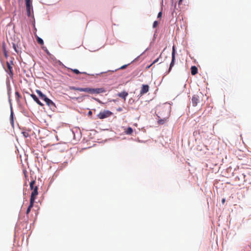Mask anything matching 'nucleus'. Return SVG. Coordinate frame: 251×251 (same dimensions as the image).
<instances>
[{"label": "nucleus", "mask_w": 251, "mask_h": 251, "mask_svg": "<svg viewBox=\"0 0 251 251\" xmlns=\"http://www.w3.org/2000/svg\"><path fill=\"white\" fill-rule=\"evenodd\" d=\"M203 94L200 92L194 95L192 99V104L194 106H196L198 103H200L202 101Z\"/></svg>", "instance_id": "f257e3e1"}, {"label": "nucleus", "mask_w": 251, "mask_h": 251, "mask_svg": "<svg viewBox=\"0 0 251 251\" xmlns=\"http://www.w3.org/2000/svg\"><path fill=\"white\" fill-rule=\"evenodd\" d=\"M87 93H91V94H100L105 93L106 92V90L104 88H87Z\"/></svg>", "instance_id": "f03ea898"}, {"label": "nucleus", "mask_w": 251, "mask_h": 251, "mask_svg": "<svg viewBox=\"0 0 251 251\" xmlns=\"http://www.w3.org/2000/svg\"><path fill=\"white\" fill-rule=\"evenodd\" d=\"M112 114V113L111 111L104 110L102 112H100L97 116L99 119H103L110 117Z\"/></svg>", "instance_id": "7ed1b4c3"}, {"label": "nucleus", "mask_w": 251, "mask_h": 251, "mask_svg": "<svg viewBox=\"0 0 251 251\" xmlns=\"http://www.w3.org/2000/svg\"><path fill=\"white\" fill-rule=\"evenodd\" d=\"M25 6L27 15L28 17H30L33 12L32 1L25 2Z\"/></svg>", "instance_id": "20e7f679"}, {"label": "nucleus", "mask_w": 251, "mask_h": 251, "mask_svg": "<svg viewBox=\"0 0 251 251\" xmlns=\"http://www.w3.org/2000/svg\"><path fill=\"white\" fill-rule=\"evenodd\" d=\"M38 187L37 186H35L34 189L32 190V191L31 194L30 201H35V200L38 194Z\"/></svg>", "instance_id": "39448f33"}, {"label": "nucleus", "mask_w": 251, "mask_h": 251, "mask_svg": "<svg viewBox=\"0 0 251 251\" xmlns=\"http://www.w3.org/2000/svg\"><path fill=\"white\" fill-rule=\"evenodd\" d=\"M175 61V49L174 46L173 48L172 54V61L170 65L169 72H170L172 67L174 66Z\"/></svg>", "instance_id": "423d86ee"}, {"label": "nucleus", "mask_w": 251, "mask_h": 251, "mask_svg": "<svg viewBox=\"0 0 251 251\" xmlns=\"http://www.w3.org/2000/svg\"><path fill=\"white\" fill-rule=\"evenodd\" d=\"M43 100H44L46 104L51 108L55 107L54 103L51 100L48 98L47 97H45Z\"/></svg>", "instance_id": "0eeeda50"}, {"label": "nucleus", "mask_w": 251, "mask_h": 251, "mask_svg": "<svg viewBox=\"0 0 251 251\" xmlns=\"http://www.w3.org/2000/svg\"><path fill=\"white\" fill-rule=\"evenodd\" d=\"M43 100H44L46 104L51 108L55 107L54 103L51 100L48 98L47 97H45Z\"/></svg>", "instance_id": "6e6552de"}, {"label": "nucleus", "mask_w": 251, "mask_h": 251, "mask_svg": "<svg viewBox=\"0 0 251 251\" xmlns=\"http://www.w3.org/2000/svg\"><path fill=\"white\" fill-rule=\"evenodd\" d=\"M43 100H44L46 104L51 108L55 107L54 103L51 100L48 98L47 97H45Z\"/></svg>", "instance_id": "1a4fd4ad"}, {"label": "nucleus", "mask_w": 251, "mask_h": 251, "mask_svg": "<svg viewBox=\"0 0 251 251\" xmlns=\"http://www.w3.org/2000/svg\"><path fill=\"white\" fill-rule=\"evenodd\" d=\"M149 90V86L148 85L143 84L142 86L140 95L142 96L147 93Z\"/></svg>", "instance_id": "9d476101"}, {"label": "nucleus", "mask_w": 251, "mask_h": 251, "mask_svg": "<svg viewBox=\"0 0 251 251\" xmlns=\"http://www.w3.org/2000/svg\"><path fill=\"white\" fill-rule=\"evenodd\" d=\"M158 123L159 125H163V124H164L165 123H166L168 121V117H164L163 118H161V116H159V115H158Z\"/></svg>", "instance_id": "9b49d317"}, {"label": "nucleus", "mask_w": 251, "mask_h": 251, "mask_svg": "<svg viewBox=\"0 0 251 251\" xmlns=\"http://www.w3.org/2000/svg\"><path fill=\"white\" fill-rule=\"evenodd\" d=\"M30 96L39 105L43 106V104L39 100L38 98L34 94H31Z\"/></svg>", "instance_id": "f8f14e48"}, {"label": "nucleus", "mask_w": 251, "mask_h": 251, "mask_svg": "<svg viewBox=\"0 0 251 251\" xmlns=\"http://www.w3.org/2000/svg\"><path fill=\"white\" fill-rule=\"evenodd\" d=\"M128 94L126 91H123L121 93L118 94V96L123 99L124 100H126V97L128 96Z\"/></svg>", "instance_id": "ddd939ff"}, {"label": "nucleus", "mask_w": 251, "mask_h": 251, "mask_svg": "<svg viewBox=\"0 0 251 251\" xmlns=\"http://www.w3.org/2000/svg\"><path fill=\"white\" fill-rule=\"evenodd\" d=\"M70 89L71 90H77V91H80V92H86L87 91V88H77V87H74V86H70Z\"/></svg>", "instance_id": "4468645a"}, {"label": "nucleus", "mask_w": 251, "mask_h": 251, "mask_svg": "<svg viewBox=\"0 0 251 251\" xmlns=\"http://www.w3.org/2000/svg\"><path fill=\"white\" fill-rule=\"evenodd\" d=\"M34 203V201H30L29 205L28 206L27 209L26 210V216L27 217H28V215L31 210V209L33 207Z\"/></svg>", "instance_id": "2eb2a0df"}, {"label": "nucleus", "mask_w": 251, "mask_h": 251, "mask_svg": "<svg viewBox=\"0 0 251 251\" xmlns=\"http://www.w3.org/2000/svg\"><path fill=\"white\" fill-rule=\"evenodd\" d=\"M8 70L9 71L8 74L10 76L13 75L12 67L10 65V63L8 62L6 63Z\"/></svg>", "instance_id": "dca6fc26"}, {"label": "nucleus", "mask_w": 251, "mask_h": 251, "mask_svg": "<svg viewBox=\"0 0 251 251\" xmlns=\"http://www.w3.org/2000/svg\"><path fill=\"white\" fill-rule=\"evenodd\" d=\"M36 93L38 95L39 97L42 100L44 99L45 97H46L45 95H44L40 90H36Z\"/></svg>", "instance_id": "f3484780"}, {"label": "nucleus", "mask_w": 251, "mask_h": 251, "mask_svg": "<svg viewBox=\"0 0 251 251\" xmlns=\"http://www.w3.org/2000/svg\"><path fill=\"white\" fill-rule=\"evenodd\" d=\"M198 73V69L195 66H192L191 68V73L192 75H195Z\"/></svg>", "instance_id": "a211bd4d"}, {"label": "nucleus", "mask_w": 251, "mask_h": 251, "mask_svg": "<svg viewBox=\"0 0 251 251\" xmlns=\"http://www.w3.org/2000/svg\"><path fill=\"white\" fill-rule=\"evenodd\" d=\"M2 49H3V53H4V56H5V57H8V53H7V51L6 50L5 43H3V44H2Z\"/></svg>", "instance_id": "6ab92c4d"}, {"label": "nucleus", "mask_w": 251, "mask_h": 251, "mask_svg": "<svg viewBox=\"0 0 251 251\" xmlns=\"http://www.w3.org/2000/svg\"><path fill=\"white\" fill-rule=\"evenodd\" d=\"M125 133L126 134L130 135L133 133V129L131 127H128L125 131Z\"/></svg>", "instance_id": "aec40b11"}, {"label": "nucleus", "mask_w": 251, "mask_h": 251, "mask_svg": "<svg viewBox=\"0 0 251 251\" xmlns=\"http://www.w3.org/2000/svg\"><path fill=\"white\" fill-rule=\"evenodd\" d=\"M71 70L74 72V73H75V74H86V73L85 72H80L77 69H71Z\"/></svg>", "instance_id": "412c9836"}, {"label": "nucleus", "mask_w": 251, "mask_h": 251, "mask_svg": "<svg viewBox=\"0 0 251 251\" xmlns=\"http://www.w3.org/2000/svg\"><path fill=\"white\" fill-rule=\"evenodd\" d=\"M35 181L32 180L30 183V188L31 190H33L35 187Z\"/></svg>", "instance_id": "4be33fe9"}, {"label": "nucleus", "mask_w": 251, "mask_h": 251, "mask_svg": "<svg viewBox=\"0 0 251 251\" xmlns=\"http://www.w3.org/2000/svg\"><path fill=\"white\" fill-rule=\"evenodd\" d=\"M37 41L38 43L39 44H40V45H43L44 44L43 40L41 38H39L38 37H37Z\"/></svg>", "instance_id": "5701e85b"}, {"label": "nucleus", "mask_w": 251, "mask_h": 251, "mask_svg": "<svg viewBox=\"0 0 251 251\" xmlns=\"http://www.w3.org/2000/svg\"><path fill=\"white\" fill-rule=\"evenodd\" d=\"M158 24H159V23L158 21H154L153 23V28L156 27L157 26V25H158Z\"/></svg>", "instance_id": "b1692460"}, {"label": "nucleus", "mask_w": 251, "mask_h": 251, "mask_svg": "<svg viewBox=\"0 0 251 251\" xmlns=\"http://www.w3.org/2000/svg\"><path fill=\"white\" fill-rule=\"evenodd\" d=\"M161 56V54L159 55V57H158L157 58H156L155 60H154L152 63V64H154L157 62H158L159 61V58Z\"/></svg>", "instance_id": "393cba45"}, {"label": "nucleus", "mask_w": 251, "mask_h": 251, "mask_svg": "<svg viewBox=\"0 0 251 251\" xmlns=\"http://www.w3.org/2000/svg\"><path fill=\"white\" fill-rule=\"evenodd\" d=\"M162 12H159L157 15V18H161V16H162Z\"/></svg>", "instance_id": "a878e982"}, {"label": "nucleus", "mask_w": 251, "mask_h": 251, "mask_svg": "<svg viewBox=\"0 0 251 251\" xmlns=\"http://www.w3.org/2000/svg\"><path fill=\"white\" fill-rule=\"evenodd\" d=\"M15 95L16 96H17V97H18V98L20 97V95L19 92H16Z\"/></svg>", "instance_id": "bb28decb"}, {"label": "nucleus", "mask_w": 251, "mask_h": 251, "mask_svg": "<svg viewBox=\"0 0 251 251\" xmlns=\"http://www.w3.org/2000/svg\"><path fill=\"white\" fill-rule=\"evenodd\" d=\"M126 66H127V65H124V66H122V67L120 68V69H124L126 68Z\"/></svg>", "instance_id": "cd10ccee"}, {"label": "nucleus", "mask_w": 251, "mask_h": 251, "mask_svg": "<svg viewBox=\"0 0 251 251\" xmlns=\"http://www.w3.org/2000/svg\"><path fill=\"white\" fill-rule=\"evenodd\" d=\"M89 116H91L92 115V112L91 111H89L88 113Z\"/></svg>", "instance_id": "c85d7f7f"}, {"label": "nucleus", "mask_w": 251, "mask_h": 251, "mask_svg": "<svg viewBox=\"0 0 251 251\" xmlns=\"http://www.w3.org/2000/svg\"><path fill=\"white\" fill-rule=\"evenodd\" d=\"M153 64H152V63L149 66H148L147 67H146V69H149Z\"/></svg>", "instance_id": "c756f323"}, {"label": "nucleus", "mask_w": 251, "mask_h": 251, "mask_svg": "<svg viewBox=\"0 0 251 251\" xmlns=\"http://www.w3.org/2000/svg\"><path fill=\"white\" fill-rule=\"evenodd\" d=\"M222 203H223V204H224V203H225V199H223L222 200Z\"/></svg>", "instance_id": "7c9ffc66"}, {"label": "nucleus", "mask_w": 251, "mask_h": 251, "mask_svg": "<svg viewBox=\"0 0 251 251\" xmlns=\"http://www.w3.org/2000/svg\"><path fill=\"white\" fill-rule=\"evenodd\" d=\"M25 2H29V1H32L31 0H25Z\"/></svg>", "instance_id": "2f4dec72"}, {"label": "nucleus", "mask_w": 251, "mask_h": 251, "mask_svg": "<svg viewBox=\"0 0 251 251\" xmlns=\"http://www.w3.org/2000/svg\"><path fill=\"white\" fill-rule=\"evenodd\" d=\"M182 0H179L178 4H180Z\"/></svg>", "instance_id": "473e14b6"}, {"label": "nucleus", "mask_w": 251, "mask_h": 251, "mask_svg": "<svg viewBox=\"0 0 251 251\" xmlns=\"http://www.w3.org/2000/svg\"><path fill=\"white\" fill-rule=\"evenodd\" d=\"M13 47H14V48L15 50H16V47H15V45H13Z\"/></svg>", "instance_id": "72a5a7b5"}, {"label": "nucleus", "mask_w": 251, "mask_h": 251, "mask_svg": "<svg viewBox=\"0 0 251 251\" xmlns=\"http://www.w3.org/2000/svg\"><path fill=\"white\" fill-rule=\"evenodd\" d=\"M161 109H162V111L164 110V108H161Z\"/></svg>", "instance_id": "f704fd0d"}, {"label": "nucleus", "mask_w": 251, "mask_h": 251, "mask_svg": "<svg viewBox=\"0 0 251 251\" xmlns=\"http://www.w3.org/2000/svg\"><path fill=\"white\" fill-rule=\"evenodd\" d=\"M171 1H172V2L174 1V0H171Z\"/></svg>", "instance_id": "c9c22d12"}]
</instances>
